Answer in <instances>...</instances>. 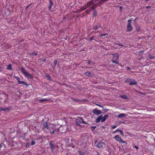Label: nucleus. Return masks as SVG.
Listing matches in <instances>:
<instances>
[{"instance_id": "4c0bfd02", "label": "nucleus", "mask_w": 155, "mask_h": 155, "mask_svg": "<svg viewBox=\"0 0 155 155\" xmlns=\"http://www.w3.org/2000/svg\"><path fill=\"white\" fill-rule=\"evenodd\" d=\"M144 52V50H141L140 51H139V54H142L143 52Z\"/></svg>"}, {"instance_id": "ddd939ff", "label": "nucleus", "mask_w": 155, "mask_h": 155, "mask_svg": "<svg viewBox=\"0 0 155 155\" xmlns=\"http://www.w3.org/2000/svg\"><path fill=\"white\" fill-rule=\"evenodd\" d=\"M137 83V82L135 79H132L130 83L129 84L130 85L136 84Z\"/></svg>"}, {"instance_id": "a211bd4d", "label": "nucleus", "mask_w": 155, "mask_h": 155, "mask_svg": "<svg viewBox=\"0 0 155 155\" xmlns=\"http://www.w3.org/2000/svg\"><path fill=\"white\" fill-rule=\"evenodd\" d=\"M97 15V12L96 10H93V15L94 16H96Z\"/></svg>"}, {"instance_id": "dca6fc26", "label": "nucleus", "mask_w": 155, "mask_h": 155, "mask_svg": "<svg viewBox=\"0 0 155 155\" xmlns=\"http://www.w3.org/2000/svg\"><path fill=\"white\" fill-rule=\"evenodd\" d=\"M102 119L101 115H100L96 120V122L97 123L99 122L100 121H101Z\"/></svg>"}, {"instance_id": "f8f14e48", "label": "nucleus", "mask_w": 155, "mask_h": 155, "mask_svg": "<svg viewBox=\"0 0 155 155\" xmlns=\"http://www.w3.org/2000/svg\"><path fill=\"white\" fill-rule=\"evenodd\" d=\"M108 114H106L105 115L104 117H103L102 115H101L102 119H101V122H103L106 119L108 118Z\"/></svg>"}, {"instance_id": "e433bc0d", "label": "nucleus", "mask_w": 155, "mask_h": 155, "mask_svg": "<svg viewBox=\"0 0 155 155\" xmlns=\"http://www.w3.org/2000/svg\"><path fill=\"white\" fill-rule=\"evenodd\" d=\"M86 8H86V7H82L81 8L82 10H84Z\"/></svg>"}, {"instance_id": "2f4dec72", "label": "nucleus", "mask_w": 155, "mask_h": 155, "mask_svg": "<svg viewBox=\"0 0 155 155\" xmlns=\"http://www.w3.org/2000/svg\"><path fill=\"white\" fill-rule=\"evenodd\" d=\"M79 154L80 155H83L84 154V153L81 151H79Z\"/></svg>"}, {"instance_id": "cd10ccee", "label": "nucleus", "mask_w": 155, "mask_h": 155, "mask_svg": "<svg viewBox=\"0 0 155 155\" xmlns=\"http://www.w3.org/2000/svg\"><path fill=\"white\" fill-rule=\"evenodd\" d=\"M104 36L106 37H107L108 36V34L106 33V34H102L101 35V37H102V36Z\"/></svg>"}, {"instance_id": "412c9836", "label": "nucleus", "mask_w": 155, "mask_h": 155, "mask_svg": "<svg viewBox=\"0 0 155 155\" xmlns=\"http://www.w3.org/2000/svg\"><path fill=\"white\" fill-rule=\"evenodd\" d=\"M58 61L57 60H55L54 61V67H53V68H54L56 67V64L57 63Z\"/></svg>"}, {"instance_id": "13d9d810", "label": "nucleus", "mask_w": 155, "mask_h": 155, "mask_svg": "<svg viewBox=\"0 0 155 155\" xmlns=\"http://www.w3.org/2000/svg\"><path fill=\"white\" fill-rule=\"evenodd\" d=\"M149 0H145V1L146 2H147Z\"/></svg>"}, {"instance_id": "4be33fe9", "label": "nucleus", "mask_w": 155, "mask_h": 155, "mask_svg": "<svg viewBox=\"0 0 155 155\" xmlns=\"http://www.w3.org/2000/svg\"><path fill=\"white\" fill-rule=\"evenodd\" d=\"M22 84L23 85H25L26 86L27 85L25 81H20V84Z\"/></svg>"}, {"instance_id": "72a5a7b5", "label": "nucleus", "mask_w": 155, "mask_h": 155, "mask_svg": "<svg viewBox=\"0 0 155 155\" xmlns=\"http://www.w3.org/2000/svg\"><path fill=\"white\" fill-rule=\"evenodd\" d=\"M35 144V141H32L31 142V145H34Z\"/></svg>"}, {"instance_id": "423d86ee", "label": "nucleus", "mask_w": 155, "mask_h": 155, "mask_svg": "<svg viewBox=\"0 0 155 155\" xmlns=\"http://www.w3.org/2000/svg\"><path fill=\"white\" fill-rule=\"evenodd\" d=\"M114 138L119 143L122 142L124 143H126L125 141L122 140L121 137L119 135H117L114 137Z\"/></svg>"}, {"instance_id": "0e129e2a", "label": "nucleus", "mask_w": 155, "mask_h": 155, "mask_svg": "<svg viewBox=\"0 0 155 155\" xmlns=\"http://www.w3.org/2000/svg\"><path fill=\"white\" fill-rule=\"evenodd\" d=\"M103 1H104V2H105V0H103Z\"/></svg>"}, {"instance_id": "8fccbe9b", "label": "nucleus", "mask_w": 155, "mask_h": 155, "mask_svg": "<svg viewBox=\"0 0 155 155\" xmlns=\"http://www.w3.org/2000/svg\"><path fill=\"white\" fill-rule=\"evenodd\" d=\"M117 44L118 45H119L121 46H123V45H121L119 44Z\"/></svg>"}, {"instance_id": "473e14b6", "label": "nucleus", "mask_w": 155, "mask_h": 155, "mask_svg": "<svg viewBox=\"0 0 155 155\" xmlns=\"http://www.w3.org/2000/svg\"><path fill=\"white\" fill-rule=\"evenodd\" d=\"M117 127V125H112L111 126V129H114Z\"/></svg>"}, {"instance_id": "a19ab883", "label": "nucleus", "mask_w": 155, "mask_h": 155, "mask_svg": "<svg viewBox=\"0 0 155 155\" xmlns=\"http://www.w3.org/2000/svg\"><path fill=\"white\" fill-rule=\"evenodd\" d=\"M119 129H117V130H115L114 131L113 133H115L116 132H117V131H119Z\"/></svg>"}, {"instance_id": "20e7f679", "label": "nucleus", "mask_w": 155, "mask_h": 155, "mask_svg": "<svg viewBox=\"0 0 155 155\" xmlns=\"http://www.w3.org/2000/svg\"><path fill=\"white\" fill-rule=\"evenodd\" d=\"M132 21V18H131L127 21V31L130 32L132 31L133 28L131 25V22Z\"/></svg>"}, {"instance_id": "de8ad7c7", "label": "nucleus", "mask_w": 155, "mask_h": 155, "mask_svg": "<svg viewBox=\"0 0 155 155\" xmlns=\"http://www.w3.org/2000/svg\"><path fill=\"white\" fill-rule=\"evenodd\" d=\"M137 19V18H136L134 21V22H135V23H136V20Z\"/></svg>"}, {"instance_id": "c756f323", "label": "nucleus", "mask_w": 155, "mask_h": 155, "mask_svg": "<svg viewBox=\"0 0 155 155\" xmlns=\"http://www.w3.org/2000/svg\"><path fill=\"white\" fill-rule=\"evenodd\" d=\"M119 131L120 132V134H121V135L122 136H124L123 132V131L121 130H119Z\"/></svg>"}, {"instance_id": "bb28decb", "label": "nucleus", "mask_w": 155, "mask_h": 155, "mask_svg": "<svg viewBox=\"0 0 155 155\" xmlns=\"http://www.w3.org/2000/svg\"><path fill=\"white\" fill-rule=\"evenodd\" d=\"M12 65L11 64H9L7 66V69H11L12 68Z\"/></svg>"}, {"instance_id": "b1692460", "label": "nucleus", "mask_w": 155, "mask_h": 155, "mask_svg": "<svg viewBox=\"0 0 155 155\" xmlns=\"http://www.w3.org/2000/svg\"><path fill=\"white\" fill-rule=\"evenodd\" d=\"M48 99H42L41 100L39 101L40 102H42L44 101H46L48 100H49Z\"/></svg>"}, {"instance_id": "39448f33", "label": "nucleus", "mask_w": 155, "mask_h": 155, "mask_svg": "<svg viewBox=\"0 0 155 155\" xmlns=\"http://www.w3.org/2000/svg\"><path fill=\"white\" fill-rule=\"evenodd\" d=\"M76 124L77 125L81 126V124H87L84 122L83 119L81 117H79L76 120Z\"/></svg>"}, {"instance_id": "4d7b16f0", "label": "nucleus", "mask_w": 155, "mask_h": 155, "mask_svg": "<svg viewBox=\"0 0 155 155\" xmlns=\"http://www.w3.org/2000/svg\"><path fill=\"white\" fill-rule=\"evenodd\" d=\"M29 6H30V5H28V6H27L26 7V8H28V7Z\"/></svg>"}, {"instance_id": "79ce46f5", "label": "nucleus", "mask_w": 155, "mask_h": 155, "mask_svg": "<svg viewBox=\"0 0 155 155\" xmlns=\"http://www.w3.org/2000/svg\"><path fill=\"white\" fill-rule=\"evenodd\" d=\"M50 0V5H52L53 4V2H51V0Z\"/></svg>"}, {"instance_id": "f03ea898", "label": "nucleus", "mask_w": 155, "mask_h": 155, "mask_svg": "<svg viewBox=\"0 0 155 155\" xmlns=\"http://www.w3.org/2000/svg\"><path fill=\"white\" fill-rule=\"evenodd\" d=\"M112 55L113 57L111 60L112 62L116 64H118L119 63L118 59L119 55V53L112 54Z\"/></svg>"}, {"instance_id": "4468645a", "label": "nucleus", "mask_w": 155, "mask_h": 155, "mask_svg": "<svg viewBox=\"0 0 155 155\" xmlns=\"http://www.w3.org/2000/svg\"><path fill=\"white\" fill-rule=\"evenodd\" d=\"M85 74L87 76H90V77H92L93 76V74L90 72L89 71H87L85 73Z\"/></svg>"}, {"instance_id": "052dcab7", "label": "nucleus", "mask_w": 155, "mask_h": 155, "mask_svg": "<svg viewBox=\"0 0 155 155\" xmlns=\"http://www.w3.org/2000/svg\"><path fill=\"white\" fill-rule=\"evenodd\" d=\"M120 8H121V9H122V7H121V6H120Z\"/></svg>"}, {"instance_id": "9d476101", "label": "nucleus", "mask_w": 155, "mask_h": 155, "mask_svg": "<svg viewBox=\"0 0 155 155\" xmlns=\"http://www.w3.org/2000/svg\"><path fill=\"white\" fill-rule=\"evenodd\" d=\"M52 141H51L49 143V145L50 146V148L51 149V151L52 152H53V151L54 150L55 147L54 144V143H52Z\"/></svg>"}, {"instance_id": "ea45409f", "label": "nucleus", "mask_w": 155, "mask_h": 155, "mask_svg": "<svg viewBox=\"0 0 155 155\" xmlns=\"http://www.w3.org/2000/svg\"><path fill=\"white\" fill-rule=\"evenodd\" d=\"M91 60H88V64L89 65L91 64Z\"/></svg>"}, {"instance_id": "7ed1b4c3", "label": "nucleus", "mask_w": 155, "mask_h": 155, "mask_svg": "<svg viewBox=\"0 0 155 155\" xmlns=\"http://www.w3.org/2000/svg\"><path fill=\"white\" fill-rule=\"evenodd\" d=\"M21 72L25 77L30 79H32L33 78V76L27 72V71L23 67L21 68Z\"/></svg>"}, {"instance_id": "2eb2a0df", "label": "nucleus", "mask_w": 155, "mask_h": 155, "mask_svg": "<svg viewBox=\"0 0 155 155\" xmlns=\"http://www.w3.org/2000/svg\"><path fill=\"white\" fill-rule=\"evenodd\" d=\"M126 115L125 114L121 113L117 116V117L119 118H121L125 117Z\"/></svg>"}, {"instance_id": "a18cd8bd", "label": "nucleus", "mask_w": 155, "mask_h": 155, "mask_svg": "<svg viewBox=\"0 0 155 155\" xmlns=\"http://www.w3.org/2000/svg\"><path fill=\"white\" fill-rule=\"evenodd\" d=\"M140 31V27H139V28H137V31Z\"/></svg>"}, {"instance_id": "5fc2aeb1", "label": "nucleus", "mask_w": 155, "mask_h": 155, "mask_svg": "<svg viewBox=\"0 0 155 155\" xmlns=\"http://www.w3.org/2000/svg\"><path fill=\"white\" fill-rule=\"evenodd\" d=\"M93 127V128H94H94H96V126H94V127Z\"/></svg>"}, {"instance_id": "1a4fd4ad", "label": "nucleus", "mask_w": 155, "mask_h": 155, "mask_svg": "<svg viewBox=\"0 0 155 155\" xmlns=\"http://www.w3.org/2000/svg\"><path fill=\"white\" fill-rule=\"evenodd\" d=\"M94 3V0H92L90 2H88L85 5V6L86 8H87L91 6V5L93 4Z\"/></svg>"}, {"instance_id": "a878e982", "label": "nucleus", "mask_w": 155, "mask_h": 155, "mask_svg": "<svg viewBox=\"0 0 155 155\" xmlns=\"http://www.w3.org/2000/svg\"><path fill=\"white\" fill-rule=\"evenodd\" d=\"M37 54H38V53L37 52H33V53H31L30 54V55H32L33 56H36V55H37Z\"/></svg>"}, {"instance_id": "f257e3e1", "label": "nucleus", "mask_w": 155, "mask_h": 155, "mask_svg": "<svg viewBox=\"0 0 155 155\" xmlns=\"http://www.w3.org/2000/svg\"><path fill=\"white\" fill-rule=\"evenodd\" d=\"M67 144L68 146L74 148L75 147V141L72 137H67L66 138Z\"/></svg>"}, {"instance_id": "bf43d9fd", "label": "nucleus", "mask_w": 155, "mask_h": 155, "mask_svg": "<svg viewBox=\"0 0 155 155\" xmlns=\"http://www.w3.org/2000/svg\"><path fill=\"white\" fill-rule=\"evenodd\" d=\"M18 83L19 84V80H18Z\"/></svg>"}, {"instance_id": "9b49d317", "label": "nucleus", "mask_w": 155, "mask_h": 155, "mask_svg": "<svg viewBox=\"0 0 155 155\" xmlns=\"http://www.w3.org/2000/svg\"><path fill=\"white\" fill-rule=\"evenodd\" d=\"M99 2L98 3H96L95 4H93V5L91 7V8L93 10H96L95 8L97 7V6L99 5H100V4L99 3Z\"/></svg>"}, {"instance_id": "6e6552de", "label": "nucleus", "mask_w": 155, "mask_h": 155, "mask_svg": "<svg viewBox=\"0 0 155 155\" xmlns=\"http://www.w3.org/2000/svg\"><path fill=\"white\" fill-rule=\"evenodd\" d=\"M94 114L98 115L101 114V112L100 110H98L96 109H94L92 111Z\"/></svg>"}, {"instance_id": "49530a36", "label": "nucleus", "mask_w": 155, "mask_h": 155, "mask_svg": "<svg viewBox=\"0 0 155 155\" xmlns=\"http://www.w3.org/2000/svg\"><path fill=\"white\" fill-rule=\"evenodd\" d=\"M92 32H94L95 33H97L98 32H99V31H92Z\"/></svg>"}, {"instance_id": "603ef678", "label": "nucleus", "mask_w": 155, "mask_h": 155, "mask_svg": "<svg viewBox=\"0 0 155 155\" xmlns=\"http://www.w3.org/2000/svg\"><path fill=\"white\" fill-rule=\"evenodd\" d=\"M151 7V6H147L146 7V8H150Z\"/></svg>"}, {"instance_id": "e2e57ef3", "label": "nucleus", "mask_w": 155, "mask_h": 155, "mask_svg": "<svg viewBox=\"0 0 155 155\" xmlns=\"http://www.w3.org/2000/svg\"><path fill=\"white\" fill-rule=\"evenodd\" d=\"M1 68L0 67V71L1 70Z\"/></svg>"}, {"instance_id": "aec40b11", "label": "nucleus", "mask_w": 155, "mask_h": 155, "mask_svg": "<svg viewBox=\"0 0 155 155\" xmlns=\"http://www.w3.org/2000/svg\"><path fill=\"white\" fill-rule=\"evenodd\" d=\"M120 97L122 98L125 99H127V97L126 95H121L120 96Z\"/></svg>"}, {"instance_id": "7c9ffc66", "label": "nucleus", "mask_w": 155, "mask_h": 155, "mask_svg": "<svg viewBox=\"0 0 155 155\" xmlns=\"http://www.w3.org/2000/svg\"><path fill=\"white\" fill-rule=\"evenodd\" d=\"M92 9L90 8L89 9L87 10L86 11V12L87 13H88L89 14V12H90L91 11V10Z\"/></svg>"}, {"instance_id": "0eeeda50", "label": "nucleus", "mask_w": 155, "mask_h": 155, "mask_svg": "<svg viewBox=\"0 0 155 155\" xmlns=\"http://www.w3.org/2000/svg\"><path fill=\"white\" fill-rule=\"evenodd\" d=\"M105 145L104 143L101 142H99L96 144L97 147L100 149L102 148Z\"/></svg>"}, {"instance_id": "37998d69", "label": "nucleus", "mask_w": 155, "mask_h": 155, "mask_svg": "<svg viewBox=\"0 0 155 155\" xmlns=\"http://www.w3.org/2000/svg\"><path fill=\"white\" fill-rule=\"evenodd\" d=\"M50 132L51 133V134H54V133L55 130H53L52 131H50Z\"/></svg>"}, {"instance_id": "393cba45", "label": "nucleus", "mask_w": 155, "mask_h": 155, "mask_svg": "<svg viewBox=\"0 0 155 155\" xmlns=\"http://www.w3.org/2000/svg\"><path fill=\"white\" fill-rule=\"evenodd\" d=\"M132 146L134 147H135V148L137 150H138L139 148V147H137V146L134 143H133L132 144Z\"/></svg>"}, {"instance_id": "c85d7f7f", "label": "nucleus", "mask_w": 155, "mask_h": 155, "mask_svg": "<svg viewBox=\"0 0 155 155\" xmlns=\"http://www.w3.org/2000/svg\"><path fill=\"white\" fill-rule=\"evenodd\" d=\"M149 58L150 59H154V56H153L151 55H149Z\"/></svg>"}, {"instance_id": "680f3d73", "label": "nucleus", "mask_w": 155, "mask_h": 155, "mask_svg": "<svg viewBox=\"0 0 155 155\" xmlns=\"http://www.w3.org/2000/svg\"><path fill=\"white\" fill-rule=\"evenodd\" d=\"M126 155H130V154H127Z\"/></svg>"}, {"instance_id": "864d4df0", "label": "nucleus", "mask_w": 155, "mask_h": 155, "mask_svg": "<svg viewBox=\"0 0 155 155\" xmlns=\"http://www.w3.org/2000/svg\"><path fill=\"white\" fill-rule=\"evenodd\" d=\"M99 0H95V1H94V2H96L97 1H99Z\"/></svg>"}, {"instance_id": "5701e85b", "label": "nucleus", "mask_w": 155, "mask_h": 155, "mask_svg": "<svg viewBox=\"0 0 155 155\" xmlns=\"http://www.w3.org/2000/svg\"><path fill=\"white\" fill-rule=\"evenodd\" d=\"M46 77L48 78V79L50 80H51V78L50 75L48 74H47L46 75Z\"/></svg>"}, {"instance_id": "3c124183", "label": "nucleus", "mask_w": 155, "mask_h": 155, "mask_svg": "<svg viewBox=\"0 0 155 155\" xmlns=\"http://www.w3.org/2000/svg\"><path fill=\"white\" fill-rule=\"evenodd\" d=\"M46 61V59H43V60H42V61L44 62H45V61Z\"/></svg>"}, {"instance_id": "c03bdc74", "label": "nucleus", "mask_w": 155, "mask_h": 155, "mask_svg": "<svg viewBox=\"0 0 155 155\" xmlns=\"http://www.w3.org/2000/svg\"><path fill=\"white\" fill-rule=\"evenodd\" d=\"M52 7V5H49L48 6V8H49V9L50 10L51 7Z\"/></svg>"}, {"instance_id": "6e6d98bb", "label": "nucleus", "mask_w": 155, "mask_h": 155, "mask_svg": "<svg viewBox=\"0 0 155 155\" xmlns=\"http://www.w3.org/2000/svg\"><path fill=\"white\" fill-rule=\"evenodd\" d=\"M75 101H79L78 100H75Z\"/></svg>"}, {"instance_id": "f704fd0d", "label": "nucleus", "mask_w": 155, "mask_h": 155, "mask_svg": "<svg viewBox=\"0 0 155 155\" xmlns=\"http://www.w3.org/2000/svg\"><path fill=\"white\" fill-rule=\"evenodd\" d=\"M94 36H92L90 38V40L92 41L94 39Z\"/></svg>"}, {"instance_id": "f3484780", "label": "nucleus", "mask_w": 155, "mask_h": 155, "mask_svg": "<svg viewBox=\"0 0 155 155\" xmlns=\"http://www.w3.org/2000/svg\"><path fill=\"white\" fill-rule=\"evenodd\" d=\"M93 28L94 30H97L98 28V26L97 25H93Z\"/></svg>"}, {"instance_id": "6ab92c4d", "label": "nucleus", "mask_w": 155, "mask_h": 155, "mask_svg": "<svg viewBox=\"0 0 155 155\" xmlns=\"http://www.w3.org/2000/svg\"><path fill=\"white\" fill-rule=\"evenodd\" d=\"M44 127L45 128L48 129L49 128V126L48 125L47 123V122L45 123L44 124Z\"/></svg>"}, {"instance_id": "09e8293b", "label": "nucleus", "mask_w": 155, "mask_h": 155, "mask_svg": "<svg viewBox=\"0 0 155 155\" xmlns=\"http://www.w3.org/2000/svg\"><path fill=\"white\" fill-rule=\"evenodd\" d=\"M127 69L128 70H130V68H129V67H127Z\"/></svg>"}, {"instance_id": "c9c22d12", "label": "nucleus", "mask_w": 155, "mask_h": 155, "mask_svg": "<svg viewBox=\"0 0 155 155\" xmlns=\"http://www.w3.org/2000/svg\"><path fill=\"white\" fill-rule=\"evenodd\" d=\"M95 104H96V105H97V106H99V107H103V106H101V105L100 104H96V103Z\"/></svg>"}, {"instance_id": "58836bf2", "label": "nucleus", "mask_w": 155, "mask_h": 155, "mask_svg": "<svg viewBox=\"0 0 155 155\" xmlns=\"http://www.w3.org/2000/svg\"><path fill=\"white\" fill-rule=\"evenodd\" d=\"M4 110H5V109L4 108L0 107V111H1Z\"/></svg>"}]
</instances>
